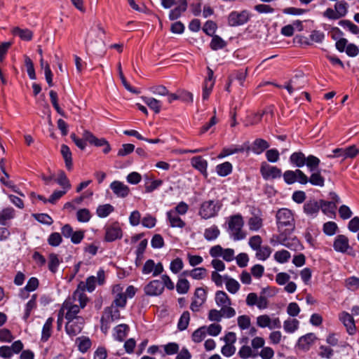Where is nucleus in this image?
Returning <instances> with one entry per match:
<instances>
[{
    "mask_svg": "<svg viewBox=\"0 0 359 359\" xmlns=\"http://www.w3.org/2000/svg\"><path fill=\"white\" fill-rule=\"evenodd\" d=\"M121 290L120 286L116 285L114 287V292H117V294L113 302V304L115 306L117 307H124L126 304V295L123 292H119Z\"/></svg>",
    "mask_w": 359,
    "mask_h": 359,
    "instance_id": "a878e982",
    "label": "nucleus"
},
{
    "mask_svg": "<svg viewBox=\"0 0 359 359\" xmlns=\"http://www.w3.org/2000/svg\"><path fill=\"white\" fill-rule=\"evenodd\" d=\"M14 216V210L13 208H6L0 213V224L5 225L8 220L11 219Z\"/></svg>",
    "mask_w": 359,
    "mask_h": 359,
    "instance_id": "79ce46f5",
    "label": "nucleus"
},
{
    "mask_svg": "<svg viewBox=\"0 0 359 359\" xmlns=\"http://www.w3.org/2000/svg\"><path fill=\"white\" fill-rule=\"evenodd\" d=\"M115 320H116L114 318H110L109 313L104 311V313L101 318V330L104 334H107L110 327L111 323Z\"/></svg>",
    "mask_w": 359,
    "mask_h": 359,
    "instance_id": "473e14b6",
    "label": "nucleus"
},
{
    "mask_svg": "<svg viewBox=\"0 0 359 359\" xmlns=\"http://www.w3.org/2000/svg\"><path fill=\"white\" fill-rule=\"evenodd\" d=\"M206 332L211 336H217L222 331V326L219 324L213 323L209 326H205Z\"/></svg>",
    "mask_w": 359,
    "mask_h": 359,
    "instance_id": "052dcab7",
    "label": "nucleus"
},
{
    "mask_svg": "<svg viewBox=\"0 0 359 359\" xmlns=\"http://www.w3.org/2000/svg\"><path fill=\"white\" fill-rule=\"evenodd\" d=\"M110 188L114 194L120 198H125L128 196L130 193L129 187L119 181H114L110 184Z\"/></svg>",
    "mask_w": 359,
    "mask_h": 359,
    "instance_id": "4468645a",
    "label": "nucleus"
},
{
    "mask_svg": "<svg viewBox=\"0 0 359 359\" xmlns=\"http://www.w3.org/2000/svg\"><path fill=\"white\" fill-rule=\"evenodd\" d=\"M190 320L189 312L184 311L179 320L177 327L180 330H184L187 328Z\"/></svg>",
    "mask_w": 359,
    "mask_h": 359,
    "instance_id": "c03bdc74",
    "label": "nucleus"
},
{
    "mask_svg": "<svg viewBox=\"0 0 359 359\" xmlns=\"http://www.w3.org/2000/svg\"><path fill=\"white\" fill-rule=\"evenodd\" d=\"M13 33L15 36H19L22 40L25 41H29L32 38V32L27 29H20L19 27H15L13 30Z\"/></svg>",
    "mask_w": 359,
    "mask_h": 359,
    "instance_id": "c756f323",
    "label": "nucleus"
},
{
    "mask_svg": "<svg viewBox=\"0 0 359 359\" xmlns=\"http://www.w3.org/2000/svg\"><path fill=\"white\" fill-rule=\"evenodd\" d=\"M129 327L126 324H120L114 329L113 336L115 339L122 341L128 334Z\"/></svg>",
    "mask_w": 359,
    "mask_h": 359,
    "instance_id": "4be33fe9",
    "label": "nucleus"
},
{
    "mask_svg": "<svg viewBox=\"0 0 359 359\" xmlns=\"http://www.w3.org/2000/svg\"><path fill=\"white\" fill-rule=\"evenodd\" d=\"M337 225L334 222H327L323 225V232L327 236H333L337 230Z\"/></svg>",
    "mask_w": 359,
    "mask_h": 359,
    "instance_id": "3c124183",
    "label": "nucleus"
},
{
    "mask_svg": "<svg viewBox=\"0 0 359 359\" xmlns=\"http://www.w3.org/2000/svg\"><path fill=\"white\" fill-rule=\"evenodd\" d=\"M339 319L343 323L349 334H355L356 327L352 315L346 311H342L339 315Z\"/></svg>",
    "mask_w": 359,
    "mask_h": 359,
    "instance_id": "ddd939ff",
    "label": "nucleus"
},
{
    "mask_svg": "<svg viewBox=\"0 0 359 359\" xmlns=\"http://www.w3.org/2000/svg\"><path fill=\"white\" fill-rule=\"evenodd\" d=\"M163 271V266L161 263L155 264L154 260L148 259L142 267V272L144 275L152 273L153 276H157Z\"/></svg>",
    "mask_w": 359,
    "mask_h": 359,
    "instance_id": "9b49d317",
    "label": "nucleus"
},
{
    "mask_svg": "<svg viewBox=\"0 0 359 359\" xmlns=\"http://www.w3.org/2000/svg\"><path fill=\"white\" fill-rule=\"evenodd\" d=\"M164 290L162 283L158 280L151 281L144 288L145 293L150 296L161 294Z\"/></svg>",
    "mask_w": 359,
    "mask_h": 359,
    "instance_id": "2eb2a0df",
    "label": "nucleus"
},
{
    "mask_svg": "<svg viewBox=\"0 0 359 359\" xmlns=\"http://www.w3.org/2000/svg\"><path fill=\"white\" fill-rule=\"evenodd\" d=\"M135 149V146L133 144H124L118 151V156H125L132 153Z\"/></svg>",
    "mask_w": 359,
    "mask_h": 359,
    "instance_id": "69168bd1",
    "label": "nucleus"
},
{
    "mask_svg": "<svg viewBox=\"0 0 359 359\" xmlns=\"http://www.w3.org/2000/svg\"><path fill=\"white\" fill-rule=\"evenodd\" d=\"M290 161L298 168H302L305 165L306 156L302 152H294L290 157Z\"/></svg>",
    "mask_w": 359,
    "mask_h": 359,
    "instance_id": "c85d7f7f",
    "label": "nucleus"
},
{
    "mask_svg": "<svg viewBox=\"0 0 359 359\" xmlns=\"http://www.w3.org/2000/svg\"><path fill=\"white\" fill-rule=\"evenodd\" d=\"M190 285L189 281L185 278H180L177 281L176 289L180 294H186L189 290Z\"/></svg>",
    "mask_w": 359,
    "mask_h": 359,
    "instance_id": "09e8293b",
    "label": "nucleus"
},
{
    "mask_svg": "<svg viewBox=\"0 0 359 359\" xmlns=\"http://www.w3.org/2000/svg\"><path fill=\"white\" fill-rule=\"evenodd\" d=\"M249 19L250 13L247 11H233L228 17V24L231 27L240 26L246 23Z\"/></svg>",
    "mask_w": 359,
    "mask_h": 359,
    "instance_id": "423d86ee",
    "label": "nucleus"
},
{
    "mask_svg": "<svg viewBox=\"0 0 359 359\" xmlns=\"http://www.w3.org/2000/svg\"><path fill=\"white\" fill-rule=\"evenodd\" d=\"M191 165L194 168L198 170L202 173H206L208 162L201 156L193 157L191 160Z\"/></svg>",
    "mask_w": 359,
    "mask_h": 359,
    "instance_id": "b1692460",
    "label": "nucleus"
},
{
    "mask_svg": "<svg viewBox=\"0 0 359 359\" xmlns=\"http://www.w3.org/2000/svg\"><path fill=\"white\" fill-rule=\"evenodd\" d=\"M264 112L255 113L248 116L245 121V126H253L257 124L262 120Z\"/></svg>",
    "mask_w": 359,
    "mask_h": 359,
    "instance_id": "58836bf2",
    "label": "nucleus"
},
{
    "mask_svg": "<svg viewBox=\"0 0 359 359\" xmlns=\"http://www.w3.org/2000/svg\"><path fill=\"white\" fill-rule=\"evenodd\" d=\"M335 13L339 18L344 17L348 12V4L344 1H340L334 5Z\"/></svg>",
    "mask_w": 359,
    "mask_h": 359,
    "instance_id": "4c0bfd02",
    "label": "nucleus"
},
{
    "mask_svg": "<svg viewBox=\"0 0 359 359\" xmlns=\"http://www.w3.org/2000/svg\"><path fill=\"white\" fill-rule=\"evenodd\" d=\"M167 216L171 227L181 229L184 227L185 222L176 214L175 211H168Z\"/></svg>",
    "mask_w": 359,
    "mask_h": 359,
    "instance_id": "aec40b11",
    "label": "nucleus"
},
{
    "mask_svg": "<svg viewBox=\"0 0 359 359\" xmlns=\"http://www.w3.org/2000/svg\"><path fill=\"white\" fill-rule=\"evenodd\" d=\"M104 281V272L102 269L98 271L97 276H90L86 279V283L81 282L76 290H79L84 293V290L86 289L89 292L94 290L95 287V283L97 282L99 284H102Z\"/></svg>",
    "mask_w": 359,
    "mask_h": 359,
    "instance_id": "39448f33",
    "label": "nucleus"
},
{
    "mask_svg": "<svg viewBox=\"0 0 359 359\" xmlns=\"http://www.w3.org/2000/svg\"><path fill=\"white\" fill-rule=\"evenodd\" d=\"M149 90L156 95L166 96V95H168V90L164 86H154Z\"/></svg>",
    "mask_w": 359,
    "mask_h": 359,
    "instance_id": "680f3d73",
    "label": "nucleus"
},
{
    "mask_svg": "<svg viewBox=\"0 0 359 359\" xmlns=\"http://www.w3.org/2000/svg\"><path fill=\"white\" fill-rule=\"evenodd\" d=\"M219 230L216 226H212L206 229L204 231V237L208 241L216 239L219 235Z\"/></svg>",
    "mask_w": 359,
    "mask_h": 359,
    "instance_id": "c9c22d12",
    "label": "nucleus"
},
{
    "mask_svg": "<svg viewBox=\"0 0 359 359\" xmlns=\"http://www.w3.org/2000/svg\"><path fill=\"white\" fill-rule=\"evenodd\" d=\"M114 207L110 204L99 205L97 208V215L100 217H106L114 211Z\"/></svg>",
    "mask_w": 359,
    "mask_h": 359,
    "instance_id": "ea45409f",
    "label": "nucleus"
},
{
    "mask_svg": "<svg viewBox=\"0 0 359 359\" xmlns=\"http://www.w3.org/2000/svg\"><path fill=\"white\" fill-rule=\"evenodd\" d=\"M320 208L325 214L333 213L336 205L332 202L325 201L323 200L320 201Z\"/></svg>",
    "mask_w": 359,
    "mask_h": 359,
    "instance_id": "603ef678",
    "label": "nucleus"
},
{
    "mask_svg": "<svg viewBox=\"0 0 359 359\" xmlns=\"http://www.w3.org/2000/svg\"><path fill=\"white\" fill-rule=\"evenodd\" d=\"M184 275H189L194 279L201 280L203 279L206 275V270L204 268L199 267L196 268L190 271H184L183 273Z\"/></svg>",
    "mask_w": 359,
    "mask_h": 359,
    "instance_id": "f704fd0d",
    "label": "nucleus"
},
{
    "mask_svg": "<svg viewBox=\"0 0 359 359\" xmlns=\"http://www.w3.org/2000/svg\"><path fill=\"white\" fill-rule=\"evenodd\" d=\"M183 266L182 260L180 258H177L170 263V269L174 273H177L182 269Z\"/></svg>",
    "mask_w": 359,
    "mask_h": 359,
    "instance_id": "774afa93",
    "label": "nucleus"
},
{
    "mask_svg": "<svg viewBox=\"0 0 359 359\" xmlns=\"http://www.w3.org/2000/svg\"><path fill=\"white\" fill-rule=\"evenodd\" d=\"M271 318L268 315H261L257 318V325L262 328L269 327Z\"/></svg>",
    "mask_w": 359,
    "mask_h": 359,
    "instance_id": "338daca9",
    "label": "nucleus"
},
{
    "mask_svg": "<svg viewBox=\"0 0 359 359\" xmlns=\"http://www.w3.org/2000/svg\"><path fill=\"white\" fill-rule=\"evenodd\" d=\"M299 321L294 318H289L284 321L283 327L285 332L292 333L296 331L299 327Z\"/></svg>",
    "mask_w": 359,
    "mask_h": 359,
    "instance_id": "72a5a7b5",
    "label": "nucleus"
},
{
    "mask_svg": "<svg viewBox=\"0 0 359 359\" xmlns=\"http://www.w3.org/2000/svg\"><path fill=\"white\" fill-rule=\"evenodd\" d=\"M142 99L144 103L155 113L160 112L161 109V104L159 100L154 97H142Z\"/></svg>",
    "mask_w": 359,
    "mask_h": 359,
    "instance_id": "bb28decb",
    "label": "nucleus"
},
{
    "mask_svg": "<svg viewBox=\"0 0 359 359\" xmlns=\"http://www.w3.org/2000/svg\"><path fill=\"white\" fill-rule=\"evenodd\" d=\"M320 208V201L318 202L315 200H311L307 201L304 205V212L312 217H315L316 214L318 212Z\"/></svg>",
    "mask_w": 359,
    "mask_h": 359,
    "instance_id": "a211bd4d",
    "label": "nucleus"
},
{
    "mask_svg": "<svg viewBox=\"0 0 359 359\" xmlns=\"http://www.w3.org/2000/svg\"><path fill=\"white\" fill-rule=\"evenodd\" d=\"M346 287L351 291H355L359 289V278L355 276L348 278L345 280Z\"/></svg>",
    "mask_w": 359,
    "mask_h": 359,
    "instance_id": "de8ad7c7",
    "label": "nucleus"
},
{
    "mask_svg": "<svg viewBox=\"0 0 359 359\" xmlns=\"http://www.w3.org/2000/svg\"><path fill=\"white\" fill-rule=\"evenodd\" d=\"M217 29V25L212 20L207 21L203 25V32L209 36H213Z\"/></svg>",
    "mask_w": 359,
    "mask_h": 359,
    "instance_id": "bf43d9fd",
    "label": "nucleus"
},
{
    "mask_svg": "<svg viewBox=\"0 0 359 359\" xmlns=\"http://www.w3.org/2000/svg\"><path fill=\"white\" fill-rule=\"evenodd\" d=\"M316 339V337L314 334L309 333L299 339L298 347L302 350H309Z\"/></svg>",
    "mask_w": 359,
    "mask_h": 359,
    "instance_id": "6ab92c4d",
    "label": "nucleus"
},
{
    "mask_svg": "<svg viewBox=\"0 0 359 359\" xmlns=\"http://www.w3.org/2000/svg\"><path fill=\"white\" fill-rule=\"evenodd\" d=\"M217 172L219 175L224 177L230 174L232 171V165L229 162H225L218 165L216 167Z\"/></svg>",
    "mask_w": 359,
    "mask_h": 359,
    "instance_id": "e433bc0d",
    "label": "nucleus"
},
{
    "mask_svg": "<svg viewBox=\"0 0 359 359\" xmlns=\"http://www.w3.org/2000/svg\"><path fill=\"white\" fill-rule=\"evenodd\" d=\"M279 152L276 149H271L266 152V159L271 163H276L279 160Z\"/></svg>",
    "mask_w": 359,
    "mask_h": 359,
    "instance_id": "e2e57ef3",
    "label": "nucleus"
},
{
    "mask_svg": "<svg viewBox=\"0 0 359 359\" xmlns=\"http://www.w3.org/2000/svg\"><path fill=\"white\" fill-rule=\"evenodd\" d=\"M88 302V297L82 291L76 290L72 296L62 304L60 313H64L66 319L79 317L77 314L83 309Z\"/></svg>",
    "mask_w": 359,
    "mask_h": 359,
    "instance_id": "f03ea898",
    "label": "nucleus"
},
{
    "mask_svg": "<svg viewBox=\"0 0 359 359\" xmlns=\"http://www.w3.org/2000/svg\"><path fill=\"white\" fill-rule=\"evenodd\" d=\"M261 174L264 180H273L280 177L282 172L281 170L276 166H272L266 162L261 165L260 168Z\"/></svg>",
    "mask_w": 359,
    "mask_h": 359,
    "instance_id": "1a4fd4ad",
    "label": "nucleus"
},
{
    "mask_svg": "<svg viewBox=\"0 0 359 359\" xmlns=\"http://www.w3.org/2000/svg\"><path fill=\"white\" fill-rule=\"evenodd\" d=\"M122 237V231L119 225L116 223L106 229L105 240L108 242L114 241Z\"/></svg>",
    "mask_w": 359,
    "mask_h": 359,
    "instance_id": "dca6fc26",
    "label": "nucleus"
},
{
    "mask_svg": "<svg viewBox=\"0 0 359 359\" xmlns=\"http://www.w3.org/2000/svg\"><path fill=\"white\" fill-rule=\"evenodd\" d=\"M290 258V253L285 250L277 251L274 254V259L278 262L281 263V264L287 262Z\"/></svg>",
    "mask_w": 359,
    "mask_h": 359,
    "instance_id": "8fccbe9b",
    "label": "nucleus"
},
{
    "mask_svg": "<svg viewBox=\"0 0 359 359\" xmlns=\"http://www.w3.org/2000/svg\"><path fill=\"white\" fill-rule=\"evenodd\" d=\"M337 49L342 53L346 52V53L350 57L356 56L359 53V49L357 46H336Z\"/></svg>",
    "mask_w": 359,
    "mask_h": 359,
    "instance_id": "864d4df0",
    "label": "nucleus"
},
{
    "mask_svg": "<svg viewBox=\"0 0 359 359\" xmlns=\"http://www.w3.org/2000/svg\"><path fill=\"white\" fill-rule=\"evenodd\" d=\"M333 248L335 251L341 253H346L351 250L348 238L344 235H338L334 241Z\"/></svg>",
    "mask_w": 359,
    "mask_h": 359,
    "instance_id": "f8f14e48",
    "label": "nucleus"
},
{
    "mask_svg": "<svg viewBox=\"0 0 359 359\" xmlns=\"http://www.w3.org/2000/svg\"><path fill=\"white\" fill-rule=\"evenodd\" d=\"M60 264V260L57 255L52 253L49 255L48 268L55 273L57 271V266Z\"/></svg>",
    "mask_w": 359,
    "mask_h": 359,
    "instance_id": "6e6d98bb",
    "label": "nucleus"
},
{
    "mask_svg": "<svg viewBox=\"0 0 359 359\" xmlns=\"http://www.w3.org/2000/svg\"><path fill=\"white\" fill-rule=\"evenodd\" d=\"M224 279L225 281L226 289L231 294H236L240 289L239 283L234 278H230L228 276H224Z\"/></svg>",
    "mask_w": 359,
    "mask_h": 359,
    "instance_id": "393cba45",
    "label": "nucleus"
},
{
    "mask_svg": "<svg viewBox=\"0 0 359 359\" xmlns=\"http://www.w3.org/2000/svg\"><path fill=\"white\" fill-rule=\"evenodd\" d=\"M57 184L60 185L63 189L69 190L71 188V184L69 180L67 179L64 171H60L58 173L57 178L56 180Z\"/></svg>",
    "mask_w": 359,
    "mask_h": 359,
    "instance_id": "a18cd8bd",
    "label": "nucleus"
},
{
    "mask_svg": "<svg viewBox=\"0 0 359 359\" xmlns=\"http://www.w3.org/2000/svg\"><path fill=\"white\" fill-rule=\"evenodd\" d=\"M207 332L205 329V326L201 327L194 331V332L192 334V339L194 342H201L202 340L205 339L206 337Z\"/></svg>",
    "mask_w": 359,
    "mask_h": 359,
    "instance_id": "5fc2aeb1",
    "label": "nucleus"
},
{
    "mask_svg": "<svg viewBox=\"0 0 359 359\" xmlns=\"http://www.w3.org/2000/svg\"><path fill=\"white\" fill-rule=\"evenodd\" d=\"M269 147V144L264 140L256 139L252 144L250 149L256 154H260Z\"/></svg>",
    "mask_w": 359,
    "mask_h": 359,
    "instance_id": "412c9836",
    "label": "nucleus"
},
{
    "mask_svg": "<svg viewBox=\"0 0 359 359\" xmlns=\"http://www.w3.org/2000/svg\"><path fill=\"white\" fill-rule=\"evenodd\" d=\"M76 342L78 344L79 349L81 352L87 351L91 346V341L90 339L86 337H79L76 339Z\"/></svg>",
    "mask_w": 359,
    "mask_h": 359,
    "instance_id": "49530a36",
    "label": "nucleus"
},
{
    "mask_svg": "<svg viewBox=\"0 0 359 359\" xmlns=\"http://www.w3.org/2000/svg\"><path fill=\"white\" fill-rule=\"evenodd\" d=\"M61 154L62 157L64 158L65 165L67 168L70 170L72 168V152L68 146L66 144H62L61 146Z\"/></svg>",
    "mask_w": 359,
    "mask_h": 359,
    "instance_id": "cd10ccee",
    "label": "nucleus"
},
{
    "mask_svg": "<svg viewBox=\"0 0 359 359\" xmlns=\"http://www.w3.org/2000/svg\"><path fill=\"white\" fill-rule=\"evenodd\" d=\"M220 209V205L218 201L210 200L204 201L201 205L198 215L204 219L214 217L217 215Z\"/></svg>",
    "mask_w": 359,
    "mask_h": 359,
    "instance_id": "20e7f679",
    "label": "nucleus"
},
{
    "mask_svg": "<svg viewBox=\"0 0 359 359\" xmlns=\"http://www.w3.org/2000/svg\"><path fill=\"white\" fill-rule=\"evenodd\" d=\"M334 154L328 155V158L341 157L343 159L352 158L355 157L359 153L358 149L352 145L346 148H339L333 150Z\"/></svg>",
    "mask_w": 359,
    "mask_h": 359,
    "instance_id": "6e6552de",
    "label": "nucleus"
},
{
    "mask_svg": "<svg viewBox=\"0 0 359 359\" xmlns=\"http://www.w3.org/2000/svg\"><path fill=\"white\" fill-rule=\"evenodd\" d=\"M306 159L305 165H306L310 171L315 170L320 163V159L313 155L308 156L306 157Z\"/></svg>",
    "mask_w": 359,
    "mask_h": 359,
    "instance_id": "37998d69",
    "label": "nucleus"
},
{
    "mask_svg": "<svg viewBox=\"0 0 359 359\" xmlns=\"http://www.w3.org/2000/svg\"><path fill=\"white\" fill-rule=\"evenodd\" d=\"M276 224L279 235L277 236L278 242L289 248L299 243L295 238L290 241L288 236L295 229V220L293 212L287 208L279 209L276 215Z\"/></svg>",
    "mask_w": 359,
    "mask_h": 359,
    "instance_id": "f257e3e1",
    "label": "nucleus"
},
{
    "mask_svg": "<svg viewBox=\"0 0 359 359\" xmlns=\"http://www.w3.org/2000/svg\"><path fill=\"white\" fill-rule=\"evenodd\" d=\"M48 242L51 246H58L62 242V236L59 233H53L49 236Z\"/></svg>",
    "mask_w": 359,
    "mask_h": 359,
    "instance_id": "0e129e2a",
    "label": "nucleus"
},
{
    "mask_svg": "<svg viewBox=\"0 0 359 359\" xmlns=\"http://www.w3.org/2000/svg\"><path fill=\"white\" fill-rule=\"evenodd\" d=\"M90 213L88 209L83 208L78 210L76 217L80 222H87L90 219Z\"/></svg>",
    "mask_w": 359,
    "mask_h": 359,
    "instance_id": "4d7b16f0",
    "label": "nucleus"
},
{
    "mask_svg": "<svg viewBox=\"0 0 359 359\" xmlns=\"http://www.w3.org/2000/svg\"><path fill=\"white\" fill-rule=\"evenodd\" d=\"M244 222L241 215H236L229 218L228 226L230 235L236 241L242 240L245 238L246 233L242 230Z\"/></svg>",
    "mask_w": 359,
    "mask_h": 359,
    "instance_id": "7ed1b4c3",
    "label": "nucleus"
},
{
    "mask_svg": "<svg viewBox=\"0 0 359 359\" xmlns=\"http://www.w3.org/2000/svg\"><path fill=\"white\" fill-rule=\"evenodd\" d=\"M206 299V292L202 287H198L195 290L194 297L192 299L190 309L194 312H198L201 306L205 303Z\"/></svg>",
    "mask_w": 359,
    "mask_h": 359,
    "instance_id": "9d476101",
    "label": "nucleus"
},
{
    "mask_svg": "<svg viewBox=\"0 0 359 359\" xmlns=\"http://www.w3.org/2000/svg\"><path fill=\"white\" fill-rule=\"evenodd\" d=\"M248 224L251 231H257L262 226V219L257 216H253L249 219Z\"/></svg>",
    "mask_w": 359,
    "mask_h": 359,
    "instance_id": "a19ab883",
    "label": "nucleus"
},
{
    "mask_svg": "<svg viewBox=\"0 0 359 359\" xmlns=\"http://www.w3.org/2000/svg\"><path fill=\"white\" fill-rule=\"evenodd\" d=\"M256 250L257 251L256 256L260 260L266 259L271 253V248L268 246L259 248L258 250Z\"/></svg>",
    "mask_w": 359,
    "mask_h": 359,
    "instance_id": "13d9d810",
    "label": "nucleus"
},
{
    "mask_svg": "<svg viewBox=\"0 0 359 359\" xmlns=\"http://www.w3.org/2000/svg\"><path fill=\"white\" fill-rule=\"evenodd\" d=\"M309 182L313 186L323 187L325 185V179L319 171L313 172L309 178Z\"/></svg>",
    "mask_w": 359,
    "mask_h": 359,
    "instance_id": "7c9ffc66",
    "label": "nucleus"
},
{
    "mask_svg": "<svg viewBox=\"0 0 359 359\" xmlns=\"http://www.w3.org/2000/svg\"><path fill=\"white\" fill-rule=\"evenodd\" d=\"M215 300L216 304L222 308L225 306H230L231 304V302L227 294L224 291H217L215 293Z\"/></svg>",
    "mask_w": 359,
    "mask_h": 359,
    "instance_id": "5701e85b",
    "label": "nucleus"
},
{
    "mask_svg": "<svg viewBox=\"0 0 359 359\" xmlns=\"http://www.w3.org/2000/svg\"><path fill=\"white\" fill-rule=\"evenodd\" d=\"M175 6V8L171 10L169 14V18L171 20L177 19L186 11L187 2L186 0H178V3Z\"/></svg>",
    "mask_w": 359,
    "mask_h": 359,
    "instance_id": "f3484780",
    "label": "nucleus"
},
{
    "mask_svg": "<svg viewBox=\"0 0 359 359\" xmlns=\"http://www.w3.org/2000/svg\"><path fill=\"white\" fill-rule=\"evenodd\" d=\"M53 322V319L52 318H49L47 319L46 322L43 325L41 334L42 341H46L50 337Z\"/></svg>",
    "mask_w": 359,
    "mask_h": 359,
    "instance_id": "2f4dec72",
    "label": "nucleus"
},
{
    "mask_svg": "<svg viewBox=\"0 0 359 359\" xmlns=\"http://www.w3.org/2000/svg\"><path fill=\"white\" fill-rule=\"evenodd\" d=\"M67 320V322L66 323L65 329L67 333L69 336H76L81 332L85 323L83 317Z\"/></svg>",
    "mask_w": 359,
    "mask_h": 359,
    "instance_id": "0eeeda50",
    "label": "nucleus"
}]
</instances>
